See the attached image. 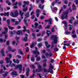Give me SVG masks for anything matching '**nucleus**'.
Returning <instances> with one entry per match:
<instances>
[{
    "label": "nucleus",
    "mask_w": 78,
    "mask_h": 78,
    "mask_svg": "<svg viewBox=\"0 0 78 78\" xmlns=\"http://www.w3.org/2000/svg\"><path fill=\"white\" fill-rule=\"evenodd\" d=\"M51 39H54V42H52V45L51 46V48H53L54 47V44H56L58 41V39H57V35H53L51 37Z\"/></svg>",
    "instance_id": "f257e3e1"
},
{
    "label": "nucleus",
    "mask_w": 78,
    "mask_h": 78,
    "mask_svg": "<svg viewBox=\"0 0 78 78\" xmlns=\"http://www.w3.org/2000/svg\"><path fill=\"white\" fill-rule=\"evenodd\" d=\"M10 59H11V58H9L7 57L6 58L5 60L6 61V63L7 64H8V63H10V65L11 66V67H15L16 68V66H15L14 64L13 63L11 64L12 62L10 60Z\"/></svg>",
    "instance_id": "f03ea898"
},
{
    "label": "nucleus",
    "mask_w": 78,
    "mask_h": 78,
    "mask_svg": "<svg viewBox=\"0 0 78 78\" xmlns=\"http://www.w3.org/2000/svg\"><path fill=\"white\" fill-rule=\"evenodd\" d=\"M68 13L69 10H67L66 12H64L62 15L61 19L63 20L64 18L67 19V14H68Z\"/></svg>",
    "instance_id": "7ed1b4c3"
},
{
    "label": "nucleus",
    "mask_w": 78,
    "mask_h": 78,
    "mask_svg": "<svg viewBox=\"0 0 78 78\" xmlns=\"http://www.w3.org/2000/svg\"><path fill=\"white\" fill-rule=\"evenodd\" d=\"M10 16L13 17H17L18 15H19V12L17 11H16L14 12V14L12 12H11L10 13Z\"/></svg>",
    "instance_id": "20e7f679"
},
{
    "label": "nucleus",
    "mask_w": 78,
    "mask_h": 78,
    "mask_svg": "<svg viewBox=\"0 0 78 78\" xmlns=\"http://www.w3.org/2000/svg\"><path fill=\"white\" fill-rule=\"evenodd\" d=\"M52 21V19L51 18H49L48 20H45V22H48V24L49 25H51V24H52V23L51 22Z\"/></svg>",
    "instance_id": "39448f33"
},
{
    "label": "nucleus",
    "mask_w": 78,
    "mask_h": 78,
    "mask_svg": "<svg viewBox=\"0 0 78 78\" xmlns=\"http://www.w3.org/2000/svg\"><path fill=\"white\" fill-rule=\"evenodd\" d=\"M18 68H19L18 70H21V69H22V65L20 64L17 65V66H16V69H17Z\"/></svg>",
    "instance_id": "423d86ee"
},
{
    "label": "nucleus",
    "mask_w": 78,
    "mask_h": 78,
    "mask_svg": "<svg viewBox=\"0 0 78 78\" xmlns=\"http://www.w3.org/2000/svg\"><path fill=\"white\" fill-rule=\"evenodd\" d=\"M19 14L21 16V19H23V16L24 13L23 12H22V11L20 10H19Z\"/></svg>",
    "instance_id": "0eeeda50"
},
{
    "label": "nucleus",
    "mask_w": 78,
    "mask_h": 78,
    "mask_svg": "<svg viewBox=\"0 0 78 78\" xmlns=\"http://www.w3.org/2000/svg\"><path fill=\"white\" fill-rule=\"evenodd\" d=\"M33 52L34 53V54H37V55H36V58H37V57L38 56V55H39V52L37 51H33Z\"/></svg>",
    "instance_id": "6e6552de"
},
{
    "label": "nucleus",
    "mask_w": 78,
    "mask_h": 78,
    "mask_svg": "<svg viewBox=\"0 0 78 78\" xmlns=\"http://www.w3.org/2000/svg\"><path fill=\"white\" fill-rule=\"evenodd\" d=\"M36 42H34V41L32 42L30 46V48H33V47L36 45Z\"/></svg>",
    "instance_id": "1a4fd4ad"
},
{
    "label": "nucleus",
    "mask_w": 78,
    "mask_h": 78,
    "mask_svg": "<svg viewBox=\"0 0 78 78\" xmlns=\"http://www.w3.org/2000/svg\"><path fill=\"white\" fill-rule=\"evenodd\" d=\"M42 68L37 69L36 70V72L37 73H39L40 72H42Z\"/></svg>",
    "instance_id": "9d476101"
},
{
    "label": "nucleus",
    "mask_w": 78,
    "mask_h": 78,
    "mask_svg": "<svg viewBox=\"0 0 78 78\" xmlns=\"http://www.w3.org/2000/svg\"><path fill=\"white\" fill-rule=\"evenodd\" d=\"M5 30L4 31V32L2 33V34H5L6 33H7L8 31V28L7 27H5L4 28Z\"/></svg>",
    "instance_id": "9b49d317"
},
{
    "label": "nucleus",
    "mask_w": 78,
    "mask_h": 78,
    "mask_svg": "<svg viewBox=\"0 0 78 78\" xmlns=\"http://www.w3.org/2000/svg\"><path fill=\"white\" fill-rule=\"evenodd\" d=\"M16 34H17L18 35H20V34L22 35L23 34H22V31L20 30H18V31H17Z\"/></svg>",
    "instance_id": "f8f14e48"
},
{
    "label": "nucleus",
    "mask_w": 78,
    "mask_h": 78,
    "mask_svg": "<svg viewBox=\"0 0 78 78\" xmlns=\"http://www.w3.org/2000/svg\"><path fill=\"white\" fill-rule=\"evenodd\" d=\"M11 75L12 76L15 75V76H17V72L15 71H13V72H12L11 73Z\"/></svg>",
    "instance_id": "ddd939ff"
},
{
    "label": "nucleus",
    "mask_w": 78,
    "mask_h": 78,
    "mask_svg": "<svg viewBox=\"0 0 78 78\" xmlns=\"http://www.w3.org/2000/svg\"><path fill=\"white\" fill-rule=\"evenodd\" d=\"M45 45L46 47H48V48H49V47H50V45L47 42L45 41Z\"/></svg>",
    "instance_id": "4468645a"
},
{
    "label": "nucleus",
    "mask_w": 78,
    "mask_h": 78,
    "mask_svg": "<svg viewBox=\"0 0 78 78\" xmlns=\"http://www.w3.org/2000/svg\"><path fill=\"white\" fill-rule=\"evenodd\" d=\"M18 53H19L21 55H23V52H22V50L21 49H19L18 51Z\"/></svg>",
    "instance_id": "2eb2a0df"
},
{
    "label": "nucleus",
    "mask_w": 78,
    "mask_h": 78,
    "mask_svg": "<svg viewBox=\"0 0 78 78\" xmlns=\"http://www.w3.org/2000/svg\"><path fill=\"white\" fill-rule=\"evenodd\" d=\"M27 39H28V37H24V38H22L21 39V40L23 41H25V42L27 41Z\"/></svg>",
    "instance_id": "dca6fc26"
},
{
    "label": "nucleus",
    "mask_w": 78,
    "mask_h": 78,
    "mask_svg": "<svg viewBox=\"0 0 78 78\" xmlns=\"http://www.w3.org/2000/svg\"><path fill=\"white\" fill-rule=\"evenodd\" d=\"M49 69H53V68H54V67L52 65V64L51 63H50L49 65Z\"/></svg>",
    "instance_id": "f3484780"
},
{
    "label": "nucleus",
    "mask_w": 78,
    "mask_h": 78,
    "mask_svg": "<svg viewBox=\"0 0 78 78\" xmlns=\"http://www.w3.org/2000/svg\"><path fill=\"white\" fill-rule=\"evenodd\" d=\"M47 34L48 35V37L49 36L50 34H51V32H50V31L48 30H47Z\"/></svg>",
    "instance_id": "a211bd4d"
},
{
    "label": "nucleus",
    "mask_w": 78,
    "mask_h": 78,
    "mask_svg": "<svg viewBox=\"0 0 78 78\" xmlns=\"http://www.w3.org/2000/svg\"><path fill=\"white\" fill-rule=\"evenodd\" d=\"M1 53H2V56H5V54H4V53H5V52H4V50H3V49H2L1 50Z\"/></svg>",
    "instance_id": "6ab92c4d"
},
{
    "label": "nucleus",
    "mask_w": 78,
    "mask_h": 78,
    "mask_svg": "<svg viewBox=\"0 0 78 78\" xmlns=\"http://www.w3.org/2000/svg\"><path fill=\"white\" fill-rule=\"evenodd\" d=\"M44 72L45 73H48L49 72V69L48 70L47 69H45V68L44 69Z\"/></svg>",
    "instance_id": "aec40b11"
},
{
    "label": "nucleus",
    "mask_w": 78,
    "mask_h": 78,
    "mask_svg": "<svg viewBox=\"0 0 78 78\" xmlns=\"http://www.w3.org/2000/svg\"><path fill=\"white\" fill-rule=\"evenodd\" d=\"M57 1L56 0H55V1H54L52 3V5L53 6H54V5L55 4V3H57Z\"/></svg>",
    "instance_id": "412c9836"
},
{
    "label": "nucleus",
    "mask_w": 78,
    "mask_h": 78,
    "mask_svg": "<svg viewBox=\"0 0 78 78\" xmlns=\"http://www.w3.org/2000/svg\"><path fill=\"white\" fill-rule=\"evenodd\" d=\"M35 26L34 27L35 28H37V26L39 25V24H38V23H35L34 24Z\"/></svg>",
    "instance_id": "4be33fe9"
},
{
    "label": "nucleus",
    "mask_w": 78,
    "mask_h": 78,
    "mask_svg": "<svg viewBox=\"0 0 78 78\" xmlns=\"http://www.w3.org/2000/svg\"><path fill=\"white\" fill-rule=\"evenodd\" d=\"M4 16H9V12H7V13L5 12L4 13Z\"/></svg>",
    "instance_id": "5701e85b"
},
{
    "label": "nucleus",
    "mask_w": 78,
    "mask_h": 78,
    "mask_svg": "<svg viewBox=\"0 0 78 78\" xmlns=\"http://www.w3.org/2000/svg\"><path fill=\"white\" fill-rule=\"evenodd\" d=\"M45 56L47 58H48V56H49V54L48 53L46 52L45 53Z\"/></svg>",
    "instance_id": "b1692460"
},
{
    "label": "nucleus",
    "mask_w": 78,
    "mask_h": 78,
    "mask_svg": "<svg viewBox=\"0 0 78 78\" xmlns=\"http://www.w3.org/2000/svg\"><path fill=\"white\" fill-rule=\"evenodd\" d=\"M30 67H32L33 69H35L36 68V67H35L33 65H30Z\"/></svg>",
    "instance_id": "393cba45"
},
{
    "label": "nucleus",
    "mask_w": 78,
    "mask_h": 78,
    "mask_svg": "<svg viewBox=\"0 0 78 78\" xmlns=\"http://www.w3.org/2000/svg\"><path fill=\"white\" fill-rule=\"evenodd\" d=\"M49 72L51 73V74H53V70H51V69H49Z\"/></svg>",
    "instance_id": "a878e982"
},
{
    "label": "nucleus",
    "mask_w": 78,
    "mask_h": 78,
    "mask_svg": "<svg viewBox=\"0 0 78 78\" xmlns=\"http://www.w3.org/2000/svg\"><path fill=\"white\" fill-rule=\"evenodd\" d=\"M39 8H41V9H43L44 8V5L42 6V7H41V4H40L38 6Z\"/></svg>",
    "instance_id": "bb28decb"
},
{
    "label": "nucleus",
    "mask_w": 78,
    "mask_h": 78,
    "mask_svg": "<svg viewBox=\"0 0 78 78\" xmlns=\"http://www.w3.org/2000/svg\"><path fill=\"white\" fill-rule=\"evenodd\" d=\"M36 60L37 61H39L41 60V58L40 57H38L37 58Z\"/></svg>",
    "instance_id": "cd10ccee"
},
{
    "label": "nucleus",
    "mask_w": 78,
    "mask_h": 78,
    "mask_svg": "<svg viewBox=\"0 0 78 78\" xmlns=\"http://www.w3.org/2000/svg\"><path fill=\"white\" fill-rule=\"evenodd\" d=\"M72 37L73 38H75L76 37H77V36H76V35L75 34H73L72 35Z\"/></svg>",
    "instance_id": "c85d7f7f"
},
{
    "label": "nucleus",
    "mask_w": 78,
    "mask_h": 78,
    "mask_svg": "<svg viewBox=\"0 0 78 78\" xmlns=\"http://www.w3.org/2000/svg\"><path fill=\"white\" fill-rule=\"evenodd\" d=\"M29 12H28L26 14H25V16H26V17H29Z\"/></svg>",
    "instance_id": "c756f323"
},
{
    "label": "nucleus",
    "mask_w": 78,
    "mask_h": 78,
    "mask_svg": "<svg viewBox=\"0 0 78 78\" xmlns=\"http://www.w3.org/2000/svg\"><path fill=\"white\" fill-rule=\"evenodd\" d=\"M72 7H73V10H75V9H76V8H75V4H73V5Z\"/></svg>",
    "instance_id": "7c9ffc66"
},
{
    "label": "nucleus",
    "mask_w": 78,
    "mask_h": 78,
    "mask_svg": "<svg viewBox=\"0 0 78 78\" xmlns=\"http://www.w3.org/2000/svg\"><path fill=\"white\" fill-rule=\"evenodd\" d=\"M30 8H29V11H31L33 9V6H32L31 4H30Z\"/></svg>",
    "instance_id": "2f4dec72"
},
{
    "label": "nucleus",
    "mask_w": 78,
    "mask_h": 78,
    "mask_svg": "<svg viewBox=\"0 0 78 78\" xmlns=\"http://www.w3.org/2000/svg\"><path fill=\"white\" fill-rule=\"evenodd\" d=\"M39 12H40V10L38 9H37L36 11V13L37 14H39Z\"/></svg>",
    "instance_id": "473e14b6"
},
{
    "label": "nucleus",
    "mask_w": 78,
    "mask_h": 78,
    "mask_svg": "<svg viewBox=\"0 0 78 78\" xmlns=\"http://www.w3.org/2000/svg\"><path fill=\"white\" fill-rule=\"evenodd\" d=\"M50 62L52 64H53L54 61H55V60H54V59H50Z\"/></svg>",
    "instance_id": "72a5a7b5"
},
{
    "label": "nucleus",
    "mask_w": 78,
    "mask_h": 78,
    "mask_svg": "<svg viewBox=\"0 0 78 78\" xmlns=\"http://www.w3.org/2000/svg\"><path fill=\"white\" fill-rule=\"evenodd\" d=\"M62 23L63 24H64V25H66V24H67V22H66V21H62Z\"/></svg>",
    "instance_id": "f704fd0d"
},
{
    "label": "nucleus",
    "mask_w": 78,
    "mask_h": 78,
    "mask_svg": "<svg viewBox=\"0 0 78 78\" xmlns=\"http://www.w3.org/2000/svg\"><path fill=\"white\" fill-rule=\"evenodd\" d=\"M38 47H42V43H39L38 44Z\"/></svg>",
    "instance_id": "c9c22d12"
},
{
    "label": "nucleus",
    "mask_w": 78,
    "mask_h": 78,
    "mask_svg": "<svg viewBox=\"0 0 78 78\" xmlns=\"http://www.w3.org/2000/svg\"><path fill=\"white\" fill-rule=\"evenodd\" d=\"M9 34H11V36H12L13 35V32L12 31H10L9 32Z\"/></svg>",
    "instance_id": "e433bc0d"
},
{
    "label": "nucleus",
    "mask_w": 78,
    "mask_h": 78,
    "mask_svg": "<svg viewBox=\"0 0 78 78\" xmlns=\"http://www.w3.org/2000/svg\"><path fill=\"white\" fill-rule=\"evenodd\" d=\"M51 31L52 32V33H54V32L55 31L54 27H52V29H51Z\"/></svg>",
    "instance_id": "4c0bfd02"
},
{
    "label": "nucleus",
    "mask_w": 78,
    "mask_h": 78,
    "mask_svg": "<svg viewBox=\"0 0 78 78\" xmlns=\"http://www.w3.org/2000/svg\"><path fill=\"white\" fill-rule=\"evenodd\" d=\"M19 24V22L18 21H16L15 22V25H17Z\"/></svg>",
    "instance_id": "58836bf2"
},
{
    "label": "nucleus",
    "mask_w": 78,
    "mask_h": 78,
    "mask_svg": "<svg viewBox=\"0 0 78 78\" xmlns=\"http://www.w3.org/2000/svg\"><path fill=\"white\" fill-rule=\"evenodd\" d=\"M38 29H42V27L41 25H39L38 27Z\"/></svg>",
    "instance_id": "ea45409f"
},
{
    "label": "nucleus",
    "mask_w": 78,
    "mask_h": 78,
    "mask_svg": "<svg viewBox=\"0 0 78 78\" xmlns=\"http://www.w3.org/2000/svg\"><path fill=\"white\" fill-rule=\"evenodd\" d=\"M31 60L32 62H34V58L33 57H32L31 58Z\"/></svg>",
    "instance_id": "a19ab883"
},
{
    "label": "nucleus",
    "mask_w": 78,
    "mask_h": 78,
    "mask_svg": "<svg viewBox=\"0 0 78 78\" xmlns=\"http://www.w3.org/2000/svg\"><path fill=\"white\" fill-rule=\"evenodd\" d=\"M5 73V71H3V69H1L0 70V73Z\"/></svg>",
    "instance_id": "79ce46f5"
},
{
    "label": "nucleus",
    "mask_w": 78,
    "mask_h": 78,
    "mask_svg": "<svg viewBox=\"0 0 78 78\" xmlns=\"http://www.w3.org/2000/svg\"><path fill=\"white\" fill-rule=\"evenodd\" d=\"M35 75V74H33L32 75V76H30V78H34V76Z\"/></svg>",
    "instance_id": "37998d69"
},
{
    "label": "nucleus",
    "mask_w": 78,
    "mask_h": 78,
    "mask_svg": "<svg viewBox=\"0 0 78 78\" xmlns=\"http://www.w3.org/2000/svg\"><path fill=\"white\" fill-rule=\"evenodd\" d=\"M27 11V7H26L25 9H23V12H26Z\"/></svg>",
    "instance_id": "c03bdc74"
},
{
    "label": "nucleus",
    "mask_w": 78,
    "mask_h": 78,
    "mask_svg": "<svg viewBox=\"0 0 78 78\" xmlns=\"http://www.w3.org/2000/svg\"><path fill=\"white\" fill-rule=\"evenodd\" d=\"M9 42H10V41H7L6 42V44L7 45H9Z\"/></svg>",
    "instance_id": "a18cd8bd"
},
{
    "label": "nucleus",
    "mask_w": 78,
    "mask_h": 78,
    "mask_svg": "<svg viewBox=\"0 0 78 78\" xmlns=\"http://www.w3.org/2000/svg\"><path fill=\"white\" fill-rule=\"evenodd\" d=\"M8 50L9 51H11V47L9 46H8Z\"/></svg>",
    "instance_id": "49530a36"
},
{
    "label": "nucleus",
    "mask_w": 78,
    "mask_h": 78,
    "mask_svg": "<svg viewBox=\"0 0 78 78\" xmlns=\"http://www.w3.org/2000/svg\"><path fill=\"white\" fill-rule=\"evenodd\" d=\"M43 67H47V63H44L43 64Z\"/></svg>",
    "instance_id": "de8ad7c7"
},
{
    "label": "nucleus",
    "mask_w": 78,
    "mask_h": 78,
    "mask_svg": "<svg viewBox=\"0 0 78 78\" xmlns=\"http://www.w3.org/2000/svg\"><path fill=\"white\" fill-rule=\"evenodd\" d=\"M16 57H17V58H18L19 59H21V56L19 55H17L16 56Z\"/></svg>",
    "instance_id": "09e8293b"
},
{
    "label": "nucleus",
    "mask_w": 78,
    "mask_h": 78,
    "mask_svg": "<svg viewBox=\"0 0 78 78\" xmlns=\"http://www.w3.org/2000/svg\"><path fill=\"white\" fill-rule=\"evenodd\" d=\"M17 2H16L15 3H14V2H13L12 3V5L14 6H16V5H17Z\"/></svg>",
    "instance_id": "8fccbe9b"
},
{
    "label": "nucleus",
    "mask_w": 78,
    "mask_h": 78,
    "mask_svg": "<svg viewBox=\"0 0 78 78\" xmlns=\"http://www.w3.org/2000/svg\"><path fill=\"white\" fill-rule=\"evenodd\" d=\"M66 34H70V32L69 31H66Z\"/></svg>",
    "instance_id": "3c124183"
},
{
    "label": "nucleus",
    "mask_w": 78,
    "mask_h": 78,
    "mask_svg": "<svg viewBox=\"0 0 78 78\" xmlns=\"http://www.w3.org/2000/svg\"><path fill=\"white\" fill-rule=\"evenodd\" d=\"M74 1L75 2L76 4L78 5V0H74Z\"/></svg>",
    "instance_id": "603ef678"
},
{
    "label": "nucleus",
    "mask_w": 78,
    "mask_h": 78,
    "mask_svg": "<svg viewBox=\"0 0 78 78\" xmlns=\"http://www.w3.org/2000/svg\"><path fill=\"white\" fill-rule=\"evenodd\" d=\"M20 77L21 78H24L25 76L23 75H20Z\"/></svg>",
    "instance_id": "864d4df0"
},
{
    "label": "nucleus",
    "mask_w": 78,
    "mask_h": 78,
    "mask_svg": "<svg viewBox=\"0 0 78 78\" xmlns=\"http://www.w3.org/2000/svg\"><path fill=\"white\" fill-rule=\"evenodd\" d=\"M35 17V16L32 15L31 17V19H34Z\"/></svg>",
    "instance_id": "5fc2aeb1"
},
{
    "label": "nucleus",
    "mask_w": 78,
    "mask_h": 78,
    "mask_svg": "<svg viewBox=\"0 0 78 78\" xmlns=\"http://www.w3.org/2000/svg\"><path fill=\"white\" fill-rule=\"evenodd\" d=\"M50 28V26L48 25L46 27H45V29H48Z\"/></svg>",
    "instance_id": "6e6d98bb"
},
{
    "label": "nucleus",
    "mask_w": 78,
    "mask_h": 78,
    "mask_svg": "<svg viewBox=\"0 0 78 78\" xmlns=\"http://www.w3.org/2000/svg\"><path fill=\"white\" fill-rule=\"evenodd\" d=\"M42 40V38H38L37 39V41L38 42H40V41H41Z\"/></svg>",
    "instance_id": "4d7b16f0"
},
{
    "label": "nucleus",
    "mask_w": 78,
    "mask_h": 78,
    "mask_svg": "<svg viewBox=\"0 0 78 78\" xmlns=\"http://www.w3.org/2000/svg\"><path fill=\"white\" fill-rule=\"evenodd\" d=\"M23 3L25 5L27 4H28L29 2H28L24 1L23 2Z\"/></svg>",
    "instance_id": "13d9d810"
},
{
    "label": "nucleus",
    "mask_w": 78,
    "mask_h": 78,
    "mask_svg": "<svg viewBox=\"0 0 78 78\" xmlns=\"http://www.w3.org/2000/svg\"><path fill=\"white\" fill-rule=\"evenodd\" d=\"M20 62V61L19 60H16L15 63H17V64H19Z\"/></svg>",
    "instance_id": "bf43d9fd"
},
{
    "label": "nucleus",
    "mask_w": 78,
    "mask_h": 78,
    "mask_svg": "<svg viewBox=\"0 0 78 78\" xmlns=\"http://www.w3.org/2000/svg\"><path fill=\"white\" fill-rule=\"evenodd\" d=\"M54 51H58V49L57 48H55L54 49Z\"/></svg>",
    "instance_id": "052dcab7"
},
{
    "label": "nucleus",
    "mask_w": 78,
    "mask_h": 78,
    "mask_svg": "<svg viewBox=\"0 0 78 78\" xmlns=\"http://www.w3.org/2000/svg\"><path fill=\"white\" fill-rule=\"evenodd\" d=\"M38 69H41V68L42 69L41 67V65H38Z\"/></svg>",
    "instance_id": "680f3d73"
},
{
    "label": "nucleus",
    "mask_w": 78,
    "mask_h": 78,
    "mask_svg": "<svg viewBox=\"0 0 78 78\" xmlns=\"http://www.w3.org/2000/svg\"><path fill=\"white\" fill-rule=\"evenodd\" d=\"M8 27H9V29H10L11 30H12V29H13V27H12L10 26H9Z\"/></svg>",
    "instance_id": "e2e57ef3"
},
{
    "label": "nucleus",
    "mask_w": 78,
    "mask_h": 78,
    "mask_svg": "<svg viewBox=\"0 0 78 78\" xmlns=\"http://www.w3.org/2000/svg\"><path fill=\"white\" fill-rule=\"evenodd\" d=\"M28 34H24V37H28Z\"/></svg>",
    "instance_id": "0e129e2a"
},
{
    "label": "nucleus",
    "mask_w": 78,
    "mask_h": 78,
    "mask_svg": "<svg viewBox=\"0 0 78 78\" xmlns=\"http://www.w3.org/2000/svg\"><path fill=\"white\" fill-rule=\"evenodd\" d=\"M7 22L8 25H9V22H10V21L9 20H7Z\"/></svg>",
    "instance_id": "69168bd1"
},
{
    "label": "nucleus",
    "mask_w": 78,
    "mask_h": 78,
    "mask_svg": "<svg viewBox=\"0 0 78 78\" xmlns=\"http://www.w3.org/2000/svg\"><path fill=\"white\" fill-rule=\"evenodd\" d=\"M7 75H6V74H2V76L4 77V78H5V77H6V76Z\"/></svg>",
    "instance_id": "338daca9"
},
{
    "label": "nucleus",
    "mask_w": 78,
    "mask_h": 78,
    "mask_svg": "<svg viewBox=\"0 0 78 78\" xmlns=\"http://www.w3.org/2000/svg\"><path fill=\"white\" fill-rule=\"evenodd\" d=\"M69 23H72V22H73L72 20H69Z\"/></svg>",
    "instance_id": "774afa93"
}]
</instances>
